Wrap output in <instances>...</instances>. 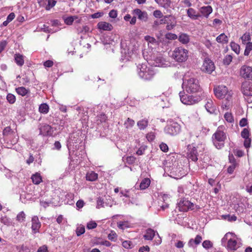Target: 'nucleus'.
<instances>
[{
	"label": "nucleus",
	"mask_w": 252,
	"mask_h": 252,
	"mask_svg": "<svg viewBox=\"0 0 252 252\" xmlns=\"http://www.w3.org/2000/svg\"><path fill=\"white\" fill-rule=\"evenodd\" d=\"M224 129V127L223 126H219L212 135L213 144L218 149H220L223 147L224 141L226 138V134L223 131Z\"/></svg>",
	"instance_id": "obj_1"
},
{
	"label": "nucleus",
	"mask_w": 252,
	"mask_h": 252,
	"mask_svg": "<svg viewBox=\"0 0 252 252\" xmlns=\"http://www.w3.org/2000/svg\"><path fill=\"white\" fill-rule=\"evenodd\" d=\"M183 87L187 92L191 94L198 92L200 89L198 81L194 78H185L183 80Z\"/></svg>",
	"instance_id": "obj_2"
},
{
	"label": "nucleus",
	"mask_w": 252,
	"mask_h": 252,
	"mask_svg": "<svg viewBox=\"0 0 252 252\" xmlns=\"http://www.w3.org/2000/svg\"><path fill=\"white\" fill-rule=\"evenodd\" d=\"M189 52L182 47H176L172 52V57L178 62H185L188 58Z\"/></svg>",
	"instance_id": "obj_3"
},
{
	"label": "nucleus",
	"mask_w": 252,
	"mask_h": 252,
	"mask_svg": "<svg viewBox=\"0 0 252 252\" xmlns=\"http://www.w3.org/2000/svg\"><path fill=\"white\" fill-rule=\"evenodd\" d=\"M138 68V74L139 76L144 80L151 79L155 72L151 67H148L147 64L143 63L140 65Z\"/></svg>",
	"instance_id": "obj_4"
},
{
	"label": "nucleus",
	"mask_w": 252,
	"mask_h": 252,
	"mask_svg": "<svg viewBox=\"0 0 252 252\" xmlns=\"http://www.w3.org/2000/svg\"><path fill=\"white\" fill-rule=\"evenodd\" d=\"M178 207L179 211L182 212H187L189 209L191 210H198L200 209L199 206L186 199L181 200L178 204Z\"/></svg>",
	"instance_id": "obj_5"
},
{
	"label": "nucleus",
	"mask_w": 252,
	"mask_h": 252,
	"mask_svg": "<svg viewBox=\"0 0 252 252\" xmlns=\"http://www.w3.org/2000/svg\"><path fill=\"white\" fill-rule=\"evenodd\" d=\"M215 95L219 98H223L226 96V99L228 100L231 98V93L228 92L226 86L223 85L219 86L214 89Z\"/></svg>",
	"instance_id": "obj_6"
},
{
	"label": "nucleus",
	"mask_w": 252,
	"mask_h": 252,
	"mask_svg": "<svg viewBox=\"0 0 252 252\" xmlns=\"http://www.w3.org/2000/svg\"><path fill=\"white\" fill-rule=\"evenodd\" d=\"M181 102L186 105H192L196 103L197 100L194 99L192 95H189L185 94V92L179 93Z\"/></svg>",
	"instance_id": "obj_7"
},
{
	"label": "nucleus",
	"mask_w": 252,
	"mask_h": 252,
	"mask_svg": "<svg viewBox=\"0 0 252 252\" xmlns=\"http://www.w3.org/2000/svg\"><path fill=\"white\" fill-rule=\"evenodd\" d=\"M215 68L213 62L210 59L206 58L203 62L201 69L203 71L210 74L215 70Z\"/></svg>",
	"instance_id": "obj_8"
},
{
	"label": "nucleus",
	"mask_w": 252,
	"mask_h": 252,
	"mask_svg": "<svg viewBox=\"0 0 252 252\" xmlns=\"http://www.w3.org/2000/svg\"><path fill=\"white\" fill-rule=\"evenodd\" d=\"M164 130L167 134L174 135H176L180 131V126L178 124L173 123L171 125L166 126Z\"/></svg>",
	"instance_id": "obj_9"
},
{
	"label": "nucleus",
	"mask_w": 252,
	"mask_h": 252,
	"mask_svg": "<svg viewBox=\"0 0 252 252\" xmlns=\"http://www.w3.org/2000/svg\"><path fill=\"white\" fill-rule=\"evenodd\" d=\"M240 75L244 78L252 80V67L247 65L242 66L240 69Z\"/></svg>",
	"instance_id": "obj_10"
},
{
	"label": "nucleus",
	"mask_w": 252,
	"mask_h": 252,
	"mask_svg": "<svg viewBox=\"0 0 252 252\" xmlns=\"http://www.w3.org/2000/svg\"><path fill=\"white\" fill-rule=\"evenodd\" d=\"M242 91L245 95L252 96V84L245 81L242 84Z\"/></svg>",
	"instance_id": "obj_11"
},
{
	"label": "nucleus",
	"mask_w": 252,
	"mask_h": 252,
	"mask_svg": "<svg viewBox=\"0 0 252 252\" xmlns=\"http://www.w3.org/2000/svg\"><path fill=\"white\" fill-rule=\"evenodd\" d=\"M40 134L43 135H51L53 133V128L47 124H43L39 127Z\"/></svg>",
	"instance_id": "obj_12"
},
{
	"label": "nucleus",
	"mask_w": 252,
	"mask_h": 252,
	"mask_svg": "<svg viewBox=\"0 0 252 252\" xmlns=\"http://www.w3.org/2000/svg\"><path fill=\"white\" fill-rule=\"evenodd\" d=\"M133 13L137 16L140 20L146 22L148 19V14L146 11H142L139 9H135L133 11Z\"/></svg>",
	"instance_id": "obj_13"
},
{
	"label": "nucleus",
	"mask_w": 252,
	"mask_h": 252,
	"mask_svg": "<svg viewBox=\"0 0 252 252\" xmlns=\"http://www.w3.org/2000/svg\"><path fill=\"white\" fill-rule=\"evenodd\" d=\"M97 28L100 30L111 31L113 29L111 24L106 22H100L97 25Z\"/></svg>",
	"instance_id": "obj_14"
},
{
	"label": "nucleus",
	"mask_w": 252,
	"mask_h": 252,
	"mask_svg": "<svg viewBox=\"0 0 252 252\" xmlns=\"http://www.w3.org/2000/svg\"><path fill=\"white\" fill-rule=\"evenodd\" d=\"M32 228L34 232H36L41 226V223L40 222L37 216H34L32 219Z\"/></svg>",
	"instance_id": "obj_15"
},
{
	"label": "nucleus",
	"mask_w": 252,
	"mask_h": 252,
	"mask_svg": "<svg viewBox=\"0 0 252 252\" xmlns=\"http://www.w3.org/2000/svg\"><path fill=\"white\" fill-rule=\"evenodd\" d=\"M188 157L189 159L192 161H196L197 160V151L195 147H193L189 150Z\"/></svg>",
	"instance_id": "obj_16"
},
{
	"label": "nucleus",
	"mask_w": 252,
	"mask_h": 252,
	"mask_svg": "<svg viewBox=\"0 0 252 252\" xmlns=\"http://www.w3.org/2000/svg\"><path fill=\"white\" fill-rule=\"evenodd\" d=\"M239 246L237 245V242L236 240L229 238L228 240L227 248L229 251H236Z\"/></svg>",
	"instance_id": "obj_17"
},
{
	"label": "nucleus",
	"mask_w": 252,
	"mask_h": 252,
	"mask_svg": "<svg viewBox=\"0 0 252 252\" xmlns=\"http://www.w3.org/2000/svg\"><path fill=\"white\" fill-rule=\"evenodd\" d=\"M213 9L211 6H202L200 8V12L204 17L208 18L212 12Z\"/></svg>",
	"instance_id": "obj_18"
},
{
	"label": "nucleus",
	"mask_w": 252,
	"mask_h": 252,
	"mask_svg": "<svg viewBox=\"0 0 252 252\" xmlns=\"http://www.w3.org/2000/svg\"><path fill=\"white\" fill-rule=\"evenodd\" d=\"M202 240V237L200 235H197L194 239H191L188 245L189 247H194L196 245L199 244Z\"/></svg>",
	"instance_id": "obj_19"
},
{
	"label": "nucleus",
	"mask_w": 252,
	"mask_h": 252,
	"mask_svg": "<svg viewBox=\"0 0 252 252\" xmlns=\"http://www.w3.org/2000/svg\"><path fill=\"white\" fill-rule=\"evenodd\" d=\"M187 15L190 18L193 20H196L200 16V15L192 8L188 9Z\"/></svg>",
	"instance_id": "obj_20"
},
{
	"label": "nucleus",
	"mask_w": 252,
	"mask_h": 252,
	"mask_svg": "<svg viewBox=\"0 0 252 252\" xmlns=\"http://www.w3.org/2000/svg\"><path fill=\"white\" fill-rule=\"evenodd\" d=\"M205 108L207 111L213 114L215 112L216 109V106L213 104V101L211 99H209L205 104Z\"/></svg>",
	"instance_id": "obj_21"
},
{
	"label": "nucleus",
	"mask_w": 252,
	"mask_h": 252,
	"mask_svg": "<svg viewBox=\"0 0 252 252\" xmlns=\"http://www.w3.org/2000/svg\"><path fill=\"white\" fill-rule=\"evenodd\" d=\"M155 235V231L151 228H149L146 230V233L143 237L145 240H152Z\"/></svg>",
	"instance_id": "obj_22"
},
{
	"label": "nucleus",
	"mask_w": 252,
	"mask_h": 252,
	"mask_svg": "<svg viewBox=\"0 0 252 252\" xmlns=\"http://www.w3.org/2000/svg\"><path fill=\"white\" fill-rule=\"evenodd\" d=\"M216 41L220 43L225 44L228 42V38L224 33H221L216 38Z\"/></svg>",
	"instance_id": "obj_23"
},
{
	"label": "nucleus",
	"mask_w": 252,
	"mask_h": 252,
	"mask_svg": "<svg viewBox=\"0 0 252 252\" xmlns=\"http://www.w3.org/2000/svg\"><path fill=\"white\" fill-rule=\"evenodd\" d=\"M178 40L184 44L188 43L189 41V37L186 33H181L178 37Z\"/></svg>",
	"instance_id": "obj_24"
},
{
	"label": "nucleus",
	"mask_w": 252,
	"mask_h": 252,
	"mask_svg": "<svg viewBox=\"0 0 252 252\" xmlns=\"http://www.w3.org/2000/svg\"><path fill=\"white\" fill-rule=\"evenodd\" d=\"M15 61L19 66H22L24 63V56L20 54H16L14 56Z\"/></svg>",
	"instance_id": "obj_25"
},
{
	"label": "nucleus",
	"mask_w": 252,
	"mask_h": 252,
	"mask_svg": "<svg viewBox=\"0 0 252 252\" xmlns=\"http://www.w3.org/2000/svg\"><path fill=\"white\" fill-rule=\"evenodd\" d=\"M160 6L164 8H168L170 6L171 0H155Z\"/></svg>",
	"instance_id": "obj_26"
},
{
	"label": "nucleus",
	"mask_w": 252,
	"mask_h": 252,
	"mask_svg": "<svg viewBox=\"0 0 252 252\" xmlns=\"http://www.w3.org/2000/svg\"><path fill=\"white\" fill-rule=\"evenodd\" d=\"M98 177L97 174L95 172L92 171L91 172H88L86 174V179L87 180L90 181H95Z\"/></svg>",
	"instance_id": "obj_27"
},
{
	"label": "nucleus",
	"mask_w": 252,
	"mask_h": 252,
	"mask_svg": "<svg viewBox=\"0 0 252 252\" xmlns=\"http://www.w3.org/2000/svg\"><path fill=\"white\" fill-rule=\"evenodd\" d=\"M150 180L148 178L144 179L140 184V189H145L147 188L150 185Z\"/></svg>",
	"instance_id": "obj_28"
},
{
	"label": "nucleus",
	"mask_w": 252,
	"mask_h": 252,
	"mask_svg": "<svg viewBox=\"0 0 252 252\" xmlns=\"http://www.w3.org/2000/svg\"><path fill=\"white\" fill-rule=\"evenodd\" d=\"M16 91L18 94L22 96H25L30 92L29 90L26 89L24 87H18V88H16Z\"/></svg>",
	"instance_id": "obj_29"
},
{
	"label": "nucleus",
	"mask_w": 252,
	"mask_h": 252,
	"mask_svg": "<svg viewBox=\"0 0 252 252\" xmlns=\"http://www.w3.org/2000/svg\"><path fill=\"white\" fill-rule=\"evenodd\" d=\"M32 179L33 183L35 185L39 184L42 181L41 177L38 173H35L33 175L32 177Z\"/></svg>",
	"instance_id": "obj_30"
},
{
	"label": "nucleus",
	"mask_w": 252,
	"mask_h": 252,
	"mask_svg": "<svg viewBox=\"0 0 252 252\" xmlns=\"http://www.w3.org/2000/svg\"><path fill=\"white\" fill-rule=\"evenodd\" d=\"M176 25V21L174 18H172V20H170L169 22L167 23L166 26V30L168 31H170L172 30Z\"/></svg>",
	"instance_id": "obj_31"
},
{
	"label": "nucleus",
	"mask_w": 252,
	"mask_h": 252,
	"mask_svg": "<svg viewBox=\"0 0 252 252\" xmlns=\"http://www.w3.org/2000/svg\"><path fill=\"white\" fill-rule=\"evenodd\" d=\"M242 43L243 44H247L248 42L251 40V36L250 33H245L241 37Z\"/></svg>",
	"instance_id": "obj_32"
},
{
	"label": "nucleus",
	"mask_w": 252,
	"mask_h": 252,
	"mask_svg": "<svg viewBox=\"0 0 252 252\" xmlns=\"http://www.w3.org/2000/svg\"><path fill=\"white\" fill-rule=\"evenodd\" d=\"M148 121L147 120L143 119L137 122V126L140 129H144L148 126Z\"/></svg>",
	"instance_id": "obj_33"
},
{
	"label": "nucleus",
	"mask_w": 252,
	"mask_h": 252,
	"mask_svg": "<svg viewBox=\"0 0 252 252\" xmlns=\"http://www.w3.org/2000/svg\"><path fill=\"white\" fill-rule=\"evenodd\" d=\"M230 46L231 49L234 51L237 55L240 53V47L239 44L236 43L234 42H231L230 43Z\"/></svg>",
	"instance_id": "obj_34"
},
{
	"label": "nucleus",
	"mask_w": 252,
	"mask_h": 252,
	"mask_svg": "<svg viewBox=\"0 0 252 252\" xmlns=\"http://www.w3.org/2000/svg\"><path fill=\"white\" fill-rule=\"evenodd\" d=\"M39 111L40 112L46 114L49 111V106L46 103L41 104L39 107Z\"/></svg>",
	"instance_id": "obj_35"
},
{
	"label": "nucleus",
	"mask_w": 252,
	"mask_h": 252,
	"mask_svg": "<svg viewBox=\"0 0 252 252\" xmlns=\"http://www.w3.org/2000/svg\"><path fill=\"white\" fill-rule=\"evenodd\" d=\"M252 50V42H248L246 44V48L244 51L245 56H249L251 51Z\"/></svg>",
	"instance_id": "obj_36"
},
{
	"label": "nucleus",
	"mask_w": 252,
	"mask_h": 252,
	"mask_svg": "<svg viewBox=\"0 0 252 252\" xmlns=\"http://www.w3.org/2000/svg\"><path fill=\"white\" fill-rule=\"evenodd\" d=\"M134 121L128 118L126 121L125 122L124 125L126 128L128 129L131 128L134 126Z\"/></svg>",
	"instance_id": "obj_37"
},
{
	"label": "nucleus",
	"mask_w": 252,
	"mask_h": 252,
	"mask_svg": "<svg viewBox=\"0 0 252 252\" xmlns=\"http://www.w3.org/2000/svg\"><path fill=\"white\" fill-rule=\"evenodd\" d=\"M77 18L76 16L68 17L64 19V23L67 25H71L74 20Z\"/></svg>",
	"instance_id": "obj_38"
},
{
	"label": "nucleus",
	"mask_w": 252,
	"mask_h": 252,
	"mask_svg": "<svg viewBox=\"0 0 252 252\" xmlns=\"http://www.w3.org/2000/svg\"><path fill=\"white\" fill-rule=\"evenodd\" d=\"M25 218L26 215L23 211H22L17 215L16 217V220L21 222L25 220Z\"/></svg>",
	"instance_id": "obj_39"
},
{
	"label": "nucleus",
	"mask_w": 252,
	"mask_h": 252,
	"mask_svg": "<svg viewBox=\"0 0 252 252\" xmlns=\"http://www.w3.org/2000/svg\"><path fill=\"white\" fill-rule=\"evenodd\" d=\"M224 118L225 120L229 123H232L234 121V119H233L232 115L230 113H229V112L225 113L224 115Z\"/></svg>",
	"instance_id": "obj_40"
},
{
	"label": "nucleus",
	"mask_w": 252,
	"mask_h": 252,
	"mask_svg": "<svg viewBox=\"0 0 252 252\" xmlns=\"http://www.w3.org/2000/svg\"><path fill=\"white\" fill-rule=\"evenodd\" d=\"M7 101L11 104H13L15 102L16 98L14 95L12 94H8L6 96Z\"/></svg>",
	"instance_id": "obj_41"
},
{
	"label": "nucleus",
	"mask_w": 252,
	"mask_h": 252,
	"mask_svg": "<svg viewBox=\"0 0 252 252\" xmlns=\"http://www.w3.org/2000/svg\"><path fill=\"white\" fill-rule=\"evenodd\" d=\"M90 31V28L87 26H84L78 29V31L80 33H86Z\"/></svg>",
	"instance_id": "obj_42"
},
{
	"label": "nucleus",
	"mask_w": 252,
	"mask_h": 252,
	"mask_svg": "<svg viewBox=\"0 0 252 252\" xmlns=\"http://www.w3.org/2000/svg\"><path fill=\"white\" fill-rule=\"evenodd\" d=\"M202 246L204 248L208 249L213 247L212 243L209 240H205L202 243Z\"/></svg>",
	"instance_id": "obj_43"
},
{
	"label": "nucleus",
	"mask_w": 252,
	"mask_h": 252,
	"mask_svg": "<svg viewBox=\"0 0 252 252\" xmlns=\"http://www.w3.org/2000/svg\"><path fill=\"white\" fill-rule=\"evenodd\" d=\"M241 136L243 138H249L250 131L248 128H245L241 132Z\"/></svg>",
	"instance_id": "obj_44"
},
{
	"label": "nucleus",
	"mask_w": 252,
	"mask_h": 252,
	"mask_svg": "<svg viewBox=\"0 0 252 252\" xmlns=\"http://www.w3.org/2000/svg\"><path fill=\"white\" fill-rule=\"evenodd\" d=\"M84 232L85 227L84 226H81L77 228L76 230V233L78 236H79L83 234V233H84Z\"/></svg>",
	"instance_id": "obj_45"
},
{
	"label": "nucleus",
	"mask_w": 252,
	"mask_h": 252,
	"mask_svg": "<svg viewBox=\"0 0 252 252\" xmlns=\"http://www.w3.org/2000/svg\"><path fill=\"white\" fill-rule=\"evenodd\" d=\"M97 226L96 223L94 221H91L87 223V228L88 229L95 228Z\"/></svg>",
	"instance_id": "obj_46"
},
{
	"label": "nucleus",
	"mask_w": 252,
	"mask_h": 252,
	"mask_svg": "<svg viewBox=\"0 0 252 252\" xmlns=\"http://www.w3.org/2000/svg\"><path fill=\"white\" fill-rule=\"evenodd\" d=\"M125 160L128 164H131L134 163L136 158L133 156H129L127 157Z\"/></svg>",
	"instance_id": "obj_47"
},
{
	"label": "nucleus",
	"mask_w": 252,
	"mask_h": 252,
	"mask_svg": "<svg viewBox=\"0 0 252 252\" xmlns=\"http://www.w3.org/2000/svg\"><path fill=\"white\" fill-rule=\"evenodd\" d=\"M232 57L231 55H226L223 60V63L224 64L228 65L231 62Z\"/></svg>",
	"instance_id": "obj_48"
},
{
	"label": "nucleus",
	"mask_w": 252,
	"mask_h": 252,
	"mask_svg": "<svg viewBox=\"0 0 252 252\" xmlns=\"http://www.w3.org/2000/svg\"><path fill=\"white\" fill-rule=\"evenodd\" d=\"M153 15L156 18H160L163 17V14L159 10H156L153 12Z\"/></svg>",
	"instance_id": "obj_49"
},
{
	"label": "nucleus",
	"mask_w": 252,
	"mask_h": 252,
	"mask_svg": "<svg viewBox=\"0 0 252 252\" xmlns=\"http://www.w3.org/2000/svg\"><path fill=\"white\" fill-rule=\"evenodd\" d=\"M165 37L168 39L174 40L178 38L176 34L172 33H168L165 35Z\"/></svg>",
	"instance_id": "obj_50"
},
{
	"label": "nucleus",
	"mask_w": 252,
	"mask_h": 252,
	"mask_svg": "<svg viewBox=\"0 0 252 252\" xmlns=\"http://www.w3.org/2000/svg\"><path fill=\"white\" fill-rule=\"evenodd\" d=\"M107 120V117L104 114H101L99 116H97V121L100 123L105 122Z\"/></svg>",
	"instance_id": "obj_51"
},
{
	"label": "nucleus",
	"mask_w": 252,
	"mask_h": 252,
	"mask_svg": "<svg viewBox=\"0 0 252 252\" xmlns=\"http://www.w3.org/2000/svg\"><path fill=\"white\" fill-rule=\"evenodd\" d=\"M123 246L126 249H130L132 248V244L130 241H125L123 242Z\"/></svg>",
	"instance_id": "obj_52"
},
{
	"label": "nucleus",
	"mask_w": 252,
	"mask_h": 252,
	"mask_svg": "<svg viewBox=\"0 0 252 252\" xmlns=\"http://www.w3.org/2000/svg\"><path fill=\"white\" fill-rule=\"evenodd\" d=\"M144 38H145V40L148 42L152 43L156 42V39L154 37L150 36L149 35L145 36Z\"/></svg>",
	"instance_id": "obj_53"
},
{
	"label": "nucleus",
	"mask_w": 252,
	"mask_h": 252,
	"mask_svg": "<svg viewBox=\"0 0 252 252\" xmlns=\"http://www.w3.org/2000/svg\"><path fill=\"white\" fill-rule=\"evenodd\" d=\"M117 235L116 233L115 232L112 231L108 235V238L110 240L115 241L117 238Z\"/></svg>",
	"instance_id": "obj_54"
},
{
	"label": "nucleus",
	"mask_w": 252,
	"mask_h": 252,
	"mask_svg": "<svg viewBox=\"0 0 252 252\" xmlns=\"http://www.w3.org/2000/svg\"><path fill=\"white\" fill-rule=\"evenodd\" d=\"M244 139H245L244 143V146L246 148H248L250 147L251 143V139L250 137L247 138H244Z\"/></svg>",
	"instance_id": "obj_55"
},
{
	"label": "nucleus",
	"mask_w": 252,
	"mask_h": 252,
	"mask_svg": "<svg viewBox=\"0 0 252 252\" xmlns=\"http://www.w3.org/2000/svg\"><path fill=\"white\" fill-rule=\"evenodd\" d=\"M230 235H233V234L232 233H230V232H228V233H227L226 234H225V235L224 236V237L221 239V243L222 244L225 243L226 242V241L228 240V237Z\"/></svg>",
	"instance_id": "obj_56"
},
{
	"label": "nucleus",
	"mask_w": 252,
	"mask_h": 252,
	"mask_svg": "<svg viewBox=\"0 0 252 252\" xmlns=\"http://www.w3.org/2000/svg\"><path fill=\"white\" fill-rule=\"evenodd\" d=\"M53 64L52 61L48 60L44 63L43 65L46 67H51L53 65Z\"/></svg>",
	"instance_id": "obj_57"
},
{
	"label": "nucleus",
	"mask_w": 252,
	"mask_h": 252,
	"mask_svg": "<svg viewBox=\"0 0 252 252\" xmlns=\"http://www.w3.org/2000/svg\"><path fill=\"white\" fill-rule=\"evenodd\" d=\"M109 16L112 18H115L117 16V11L115 10H111L109 13Z\"/></svg>",
	"instance_id": "obj_58"
},
{
	"label": "nucleus",
	"mask_w": 252,
	"mask_h": 252,
	"mask_svg": "<svg viewBox=\"0 0 252 252\" xmlns=\"http://www.w3.org/2000/svg\"><path fill=\"white\" fill-rule=\"evenodd\" d=\"M104 201L101 198H98L97 200V206L98 208L103 206Z\"/></svg>",
	"instance_id": "obj_59"
},
{
	"label": "nucleus",
	"mask_w": 252,
	"mask_h": 252,
	"mask_svg": "<svg viewBox=\"0 0 252 252\" xmlns=\"http://www.w3.org/2000/svg\"><path fill=\"white\" fill-rule=\"evenodd\" d=\"M160 148L163 152H166L168 150V147L167 145L165 143H161L160 145Z\"/></svg>",
	"instance_id": "obj_60"
},
{
	"label": "nucleus",
	"mask_w": 252,
	"mask_h": 252,
	"mask_svg": "<svg viewBox=\"0 0 252 252\" xmlns=\"http://www.w3.org/2000/svg\"><path fill=\"white\" fill-rule=\"evenodd\" d=\"M37 252H48V248L46 245H43L38 248Z\"/></svg>",
	"instance_id": "obj_61"
},
{
	"label": "nucleus",
	"mask_w": 252,
	"mask_h": 252,
	"mask_svg": "<svg viewBox=\"0 0 252 252\" xmlns=\"http://www.w3.org/2000/svg\"><path fill=\"white\" fill-rule=\"evenodd\" d=\"M240 126L243 127L247 125V120L245 118L242 119L239 122Z\"/></svg>",
	"instance_id": "obj_62"
},
{
	"label": "nucleus",
	"mask_w": 252,
	"mask_h": 252,
	"mask_svg": "<svg viewBox=\"0 0 252 252\" xmlns=\"http://www.w3.org/2000/svg\"><path fill=\"white\" fill-rule=\"evenodd\" d=\"M102 15H103L102 13L96 12V13H95L91 15V17L93 19H95V18H99V17H101Z\"/></svg>",
	"instance_id": "obj_63"
},
{
	"label": "nucleus",
	"mask_w": 252,
	"mask_h": 252,
	"mask_svg": "<svg viewBox=\"0 0 252 252\" xmlns=\"http://www.w3.org/2000/svg\"><path fill=\"white\" fill-rule=\"evenodd\" d=\"M150 248L148 246H143L141 247L139 250V252H144L145 251L149 252Z\"/></svg>",
	"instance_id": "obj_64"
}]
</instances>
